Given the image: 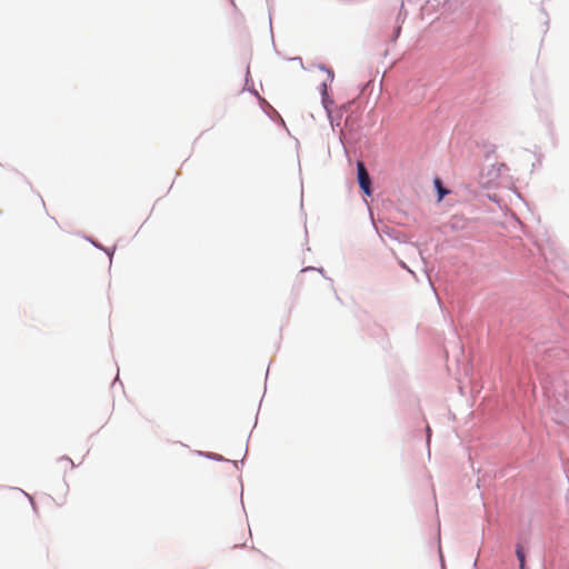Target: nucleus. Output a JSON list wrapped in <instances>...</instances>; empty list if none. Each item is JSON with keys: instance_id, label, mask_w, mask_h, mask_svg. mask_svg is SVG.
Returning <instances> with one entry per match:
<instances>
[{"instance_id": "f257e3e1", "label": "nucleus", "mask_w": 569, "mask_h": 569, "mask_svg": "<svg viewBox=\"0 0 569 569\" xmlns=\"http://www.w3.org/2000/svg\"><path fill=\"white\" fill-rule=\"evenodd\" d=\"M318 68H319V70L325 71L327 73V79L323 80L319 84V93L321 97V107H333L335 101H333L332 97L330 96V90H331V83L335 79V72L331 68L327 67L323 63H320L318 66Z\"/></svg>"}, {"instance_id": "f03ea898", "label": "nucleus", "mask_w": 569, "mask_h": 569, "mask_svg": "<svg viewBox=\"0 0 569 569\" xmlns=\"http://www.w3.org/2000/svg\"><path fill=\"white\" fill-rule=\"evenodd\" d=\"M358 182L366 196H371V179L362 161L357 162Z\"/></svg>"}, {"instance_id": "7ed1b4c3", "label": "nucleus", "mask_w": 569, "mask_h": 569, "mask_svg": "<svg viewBox=\"0 0 569 569\" xmlns=\"http://www.w3.org/2000/svg\"><path fill=\"white\" fill-rule=\"evenodd\" d=\"M516 555H517V558L519 560V568L520 569H526L525 551H523V548L520 545H518L517 548H516Z\"/></svg>"}, {"instance_id": "20e7f679", "label": "nucleus", "mask_w": 569, "mask_h": 569, "mask_svg": "<svg viewBox=\"0 0 569 569\" xmlns=\"http://www.w3.org/2000/svg\"><path fill=\"white\" fill-rule=\"evenodd\" d=\"M435 183H436V186H437V188H438V191H439V199H442V198H443V196L447 193V191L442 188L441 182H440V180H439V179H437V180L435 181Z\"/></svg>"}, {"instance_id": "39448f33", "label": "nucleus", "mask_w": 569, "mask_h": 569, "mask_svg": "<svg viewBox=\"0 0 569 569\" xmlns=\"http://www.w3.org/2000/svg\"><path fill=\"white\" fill-rule=\"evenodd\" d=\"M259 101H260V107H267V108H270L272 107L269 102H267L263 98L259 97Z\"/></svg>"}, {"instance_id": "423d86ee", "label": "nucleus", "mask_w": 569, "mask_h": 569, "mask_svg": "<svg viewBox=\"0 0 569 569\" xmlns=\"http://www.w3.org/2000/svg\"><path fill=\"white\" fill-rule=\"evenodd\" d=\"M326 110H327V114H328V117L331 119V118H332V111H333L335 109H326Z\"/></svg>"}, {"instance_id": "0eeeda50", "label": "nucleus", "mask_w": 569, "mask_h": 569, "mask_svg": "<svg viewBox=\"0 0 569 569\" xmlns=\"http://www.w3.org/2000/svg\"><path fill=\"white\" fill-rule=\"evenodd\" d=\"M248 82H249V69L247 70L246 86H248Z\"/></svg>"}, {"instance_id": "6e6552de", "label": "nucleus", "mask_w": 569, "mask_h": 569, "mask_svg": "<svg viewBox=\"0 0 569 569\" xmlns=\"http://www.w3.org/2000/svg\"><path fill=\"white\" fill-rule=\"evenodd\" d=\"M340 107H341V108H345V107H351V106H350V103L348 102V103H346V104H341Z\"/></svg>"}, {"instance_id": "1a4fd4ad", "label": "nucleus", "mask_w": 569, "mask_h": 569, "mask_svg": "<svg viewBox=\"0 0 569 569\" xmlns=\"http://www.w3.org/2000/svg\"><path fill=\"white\" fill-rule=\"evenodd\" d=\"M427 431H428V433H430V428H429V427L427 428ZM429 437H430V435H428V438H429Z\"/></svg>"}]
</instances>
